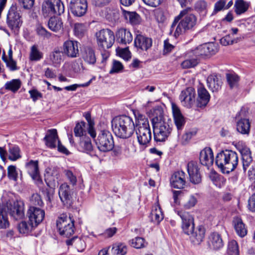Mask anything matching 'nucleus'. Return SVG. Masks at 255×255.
Masks as SVG:
<instances>
[{"instance_id": "f257e3e1", "label": "nucleus", "mask_w": 255, "mask_h": 255, "mask_svg": "<svg viewBox=\"0 0 255 255\" xmlns=\"http://www.w3.org/2000/svg\"><path fill=\"white\" fill-rule=\"evenodd\" d=\"M192 8L188 7L182 10L179 14L174 18L171 25L170 34H173L175 37L187 30L191 29L196 23V17L191 13Z\"/></svg>"}, {"instance_id": "f03ea898", "label": "nucleus", "mask_w": 255, "mask_h": 255, "mask_svg": "<svg viewBox=\"0 0 255 255\" xmlns=\"http://www.w3.org/2000/svg\"><path fill=\"white\" fill-rule=\"evenodd\" d=\"M153 114L154 117L151 121L154 139L156 142H164L170 135L172 128L165 121L161 108L154 109Z\"/></svg>"}, {"instance_id": "7ed1b4c3", "label": "nucleus", "mask_w": 255, "mask_h": 255, "mask_svg": "<svg viewBox=\"0 0 255 255\" xmlns=\"http://www.w3.org/2000/svg\"><path fill=\"white\" fill-rule=\"evenodd\" d=\"M112 127L115 134L119 137L126 139L132 136L135 130L132 119L128 116L116 117L112 121Z\"/></svg>"}, {"instance_id": "20e7f679", "label": "nucleus", "mask_w": 255, "mask_h": 255, "mask_svg": "<svg viewBox=\"0 0 255 255\" xmlns=\"http://www.w3.org/2000/svg\"><path fill=\"white\" fill-rule=\"evenodd\" d=\"M238 161V156L236 152L225 150L217 154L215 163L223 173L228 174L235 169Z\"/></svg>"}, {"instance_id": "39448f33", "label": "nucleus", "mask_w": 255, "mask_h": 255, "mask_svg": "<svg viewBox=\"0 0 255 255\" xmlns=\"http://www.w3.org/2000/svg\"><path fill=\"white\" fill-rule=\"evenodd\" d=\"M135 130L140 145H145L149 142L151 139V132L148 119L144 116H138Z\"/></svg>"}, {"instance_id": "423d86ee", "label": "nucleus", "mask_w": 255, "mask_h": 255, "mask_svg": "<svg viewBox=\"0 0 255 255\" xmlns=\"http://www.w3.org/2000/svg\"><path fill=\"white\" fill-rule=\"evenodd\" d=\"M6 23L15 34H17L22 24L21 16L15 5L12 4L7 14Z\"/></svg>"}, {"instance_id": "0eeeda50", "label": "nucleus", "mask_w": 255, "mask_h": 255, "mask_svg": "<svg viewBox=\"0 0 255 255\" xmlns=\"http://www.w3.org/2000/svg\"><path fill=\"white\" fill-rule=\"evenodd\" d=\"M42 14L44 17L60 15L64 11V6L61 0H46L42 3Z\"/></svg>"}, {"instance_id": "6e6552de", "label": "nucleus", "mask_w": 255, "mask_h": 255, "mask_svg": "<svg viewBox=\"0 0 255 255\" xmlns=\"http://www.w3.org/2000/svg\"><path fill=\"white\" fill-rule=\"evenodd\" d=\"M95 36L98 46L103 49L110 48L115 42L114 33L110 29H101L96 33Z\"/></svg>"}, {"instance_id": "1a4fd4ad", "label": "nucleus", "mask_w": 255, "mask_h": 255, "mask_svg": "<svg viewBox=\"0 0 255 255\" xmlns=\"http://www.w3.org/2000/svg\"><path fill=\"white\" fill-rule=\"evenodd\" d=\"M95 142L98 149L103 152H108L114 147V142L111 133L107 130H101L98 134Z\"/></svg>"}, {"instance_id": "9d476101", "label": "nucleus", "mask_w": 255, "mask_h": 255, "mask_svg": "<svg viewBox=\"0 0 255 255\" xmlns=\"http://www.w3.org/2000/svg\"><path fill=\"white\" fill-rule=\"evenodd\" d=\"M56 225L61 235L69 237L74 234V221L65 214L61 215L58 218Z\"/></svg>"}, {"instance_id": "9b49d317", "label": "nucleus", "mask_w": 255, "mask_h": 255, "mask_svg": "<svg viewBox=\"0 0 255 255\" xmlns=\"http://www.w3.org/2000/svg\"><path fill=\"white\" fill-rule=\"evenodd\" d=\"M177 215L180 217L181 228L184 234L189 235L194 229V220L192 215L189 212L183 210L177 211Z\"/></svg>"}, {"instance_id": "f8f14e48", "label": "nucleus", "mask_w": 255, "mask_h": 255, "mask_svg": "<svg viewBox=\"0 0 255 255\" xmlns=\"http://www.w3.org/2000/svg\"><path fill=\"white\" fill-rule=\"evenodd\" d=\"M29 222L36 227L43 220L45 211L37 207L31 206L27 211Z\"/></svg>"}, {"instance_id": "ddd939ff", "label": "nucleus", "mask_w": 255, "mask_h": 255, "mask_svg": "<svg viewBox=\"0 0 255 255\" xmlns=\"http://www.w3.org/2000/svg\"><path fill=\"white\" fill-rule=\"evenodd\" d=\"M195 90L193 87H189L182 91L179 96L182 105L187 108H191L195 102Z\"/></svg>"}, {"instance_id": "4468645a", "label": "nucleus", "mask_w": 255, "mask_h": 255, "mask_svg": "<svg viewBox=\"0 0 255 255\" xmlns=\"http://www.w3.org/2000/svg\"><path fill=\"white\" fill-rule=\"evenodd\" d=\"M69 7L74 15L80 17L84 15L87 11V0H71Z\"/></svg>"}, {"instance_id": "2eb2a0df", "label": "nucleus", "mask_w": 255, "mask_h": 255, "mask_svg": "<svg viewBox=\"0 0 255 255\" xmlns=\"http://www.w3.org/2000/svg\"><path fill=\"white\" fill-rule=\"evenodd\" d=\"M63 51L64 54L70 58L79 56V43L76 41L67 40L63 43Z\"/></svg>"}, {"instance_id": "dca6fc26", "label": "nucleus", "mask_w": 255, "mask_h": 255, "mask_svg": "<svg viewBox=\"0 0 255 255\" xmlns=\"http://www.w3.org/2000/svg\"><path fill=\"white\" fill-rule=\"evenodd\" d=\"M134 46L137 50L147 51L152 45V40L141 34H137L134 40Z\"/></svg>"}, {"instance_id": "f3484780", "label": "nucleus", "mask_w": 255, "mask_h": 255, "mask_svg": "<svg viewBox=\"0 0 255 255\" xmlns=\"http://www.w3.org/2000/svg\"><path fill=\"white\" fill-rule=\"evenodd\" d=\"M45 181L50 188L55 186L56 181L59 177V169L57 167H48L46 169L44 174Z\"/></svg>"}, {"instance_id": "a211bd4d", "label": "nucleus", "mask_w": 255, "mask_h": 255, "mask_svg": "<svg viewBox=\"0 0 255 255\" xmlns=\"http://www.w3.org/2000/svg\"><path fill=\"white\" fill-rule=\"evenodd\" d=\"M187 168L190 181L194 184L199 183L201 181V177L197 163L191 161L187 164Z\"/></svg>"}, {"instance_id": "6ab92c4d", "label": "nucleus", "mask_w": 255, "mask_h": 255, "mask_svg": "<svg viewBox=\"0 0 255 255\" xmlns=\"http://www.w3.org/2000/svg\"><path fill=\"white\" fill-rule=\"evenodd\" d=\"M205 233V227L204 226L200 225L195 230L194 229L191 234H189V239L193 244L198 245L203 241Z\"/></svg>"}, {"instance_id": "aec40b11", "label": "nucleus", "mask_w": 255, "mask_h": 255, "mask_svg": "<svg viewBox=\"0 0 255 255\" xmlns=\"http://www.w3.org/2000/svg\"><path fill=\"white\" fill-rule=\"evenodd\" d=\"M171 108L174 124L178 130H182L185 124V120L179 108L174 103H171Z\"/></svg>"}, {"instance_id": "412c9836", "label": "nucleus", "mask_w": 255, "mask_h": 255, "mask_svg": "<svg viewBox=\"0 0 255 255\" xmlns=\"http://www.w3.org/2000/svg\"><path fill=\"white\" fill-rule=\"evenodd\" d=\"M186 184L185 173L182 171L175 172L170 178V184L174 188H183Z\"/></svg>"}, {"instance_id": "4be33fe9", "label": "nucleus", "mask_w": 255, "mask_h": 255, "mask_svg": "<svg viewBox=\"0 0 255 255\" xmlns=\"http://www.w3.org/2000/svg\"><path fill=\"white\" fill-rule=\"evenodd\" d=\"M26 170L33 180L38 183L42 182L39 175L38 162L37 160H30L26 165Z\"/></svg>"}, {"instance_id": "5701e85b", "label": "nucleus", "mask_w": 255, "mask_h": 255, "mask_svg": "<svg viewBox=\"0 0 255 255\" xmlns=\"http://www.w3.org/2000/svg\"><path fill=\"white\" fill-rule=\"evenodd\" d=\"M59 196L63 203L67 206L71 203L72 195L69 186L67 183L62 184L59 189Z\"/></svg>"}, {"instance_id": "b1692460", "label": "nucleus", "mask_w": 255, "mask_h": 255, "mask_svg": "<svg viewBox=\"0 0 255 255\" xmlns=\"http://www.w3.org/2000/svg\"><path fill=\"white\" fill-rule=\"evenodd\" d=\"M198 97L196 100V106L203 109L207 105V90L203 85L200 84L198 87Z\"/></svg>"}, {"instance_id": "393cba45", "label": "nucleus", "mask_w": 255, "mask_h": 255, "mask_svg": "<svg viewBox=\"0 0 255 255\" xmlns=\"http://www.w3.org/2000/svg\"><path fill=\"white\" fill-rule=\"evenodd\" d=\"M238 149L242 155L243 169L245 172L253 161L252 153L250 149L247 146L239 147Z\"/></svg>"}, {"instance_id": "a878e982", "label": "nucleus", "mask_w": 255, "mask_h": 255, "mask_svg": "<svg viewBox=\"0 0 255 255\" xmlns=\"http://www.w3.org/2000/svg\"><path fill=\"white\" fill-rule=\"evenodd\" d=\"M9 214L15 220L22 219L24 216L23 203L21 202H14L9 209Z\"/></svg>"}, {"instance_id": "bb28decb", "label": "nucleus", "mask_w": 255, "mask_h": 255, "mask_svg": "<svg viewBox=\"0 0 255 255\" xmlns=\"http://www.w3.org/2000/svg\"><path fill=\"white\" fill-rule=\"evenodd\" d=\"M117 40L123 44L130 43L132 40V36L130 31L126 28L119 29L116 34Z\"/></svg>"}, {"instance_id": "cd10ccee", "label": "nucleus", "mask_w": 255, "mask_h": 255, "mask_svg": "<svg viewBox=\"0 0 255 255\" xmlns=\"http://www.w3.org/2000/svg\"><path fill=\"white\" fill-rule=\"evenodd\" d=\"M208 245L210 249L219 250L223 248L224 243L221 235L218 233H213L209 237Z\"/></svg>"}, {"instance_id": "c85d7f7f", "label": "nucleus", "mask_w": 255, "mask_h": 255, "mask_svg": "<svg viewBox=\"0 0 255 255\" xmlns=\"http://www.w3.org/2000/svg\"><path fill=\"white\" fill-rule=\"evenodd\" d=\"M233 224L237 234L241 238L244 237L248 233L247 229L241 218L235 217Z\"/></svg>"}, {"instance_id": "c756f323", "label": "nucleus", "mask_w": 255, "mask_h": 255, "mask_svg": "<svg viewBox=\"0 0 255 255\" xmlns=\"http://www.w3.org/2000/svg\"><path fill=\"white\" fill-rule=\"evenodd\" d=\"M251 2L244 0H236L234 4V10L238 15H241L248 11Z\"/></svg>"}, {"instance_id": "7c9ffc66", "label": "nucleus", "mask_w": 255, "mask_h": 255, "mask_svg": "<svg viewBox=\"0 0 255 255\" xmlns=\"http://www.w3.org/2000/svg\"><path fill=\"white\" fill-rule=\"evenodd\" d=\"M79 149L82 152L92 154L93 146L91 139L85 136H82L79 143Z\"/></svg>"}, {"instance_id": "2f4dec72", "label": "nucleus", "mask_w": 255, "mask_h": 255, "mask_svg": "<svg viewBox=\"0 0 255 255\" xmlns=\"http://www.w3.org/2000/svg\"><path fill=\"white\" fill-rule=\"evenodd\" d=\"M47 134L44 137L46 140V144L50 148H55L56 147V143L58 142V135L56 129H49Z\"/></svg>"}, {"instance_id": "473e14b6", "label": "nucleus", "mask_w": 255, "mask_h": 255, "mask_svg": "<svg viewBox=\"0 0 255 255\" xmlns=\"http://www.w3.org/2000/svg\"><path fill=\"white\" fill-rule=\"evenodd\" d=\"M237 131L243 134H248L250 130V123L249 119L241 118L236 123Z\"/></svg>"}, {"instance_id": "72a5a7b5", "label": "nucleus", "mask_w": 255, "mask_h": 255, "mask_svg": "<svg viewBox=\"0 0 255 255\" xmlns=\"http://www.w3.org/2000/svg\"><path fill=\"white\" fill-rule=\"evenodd\" d=\"M122 13L125 18L132 25H137L141 22L140 16L136 12L123 9Z\"/></svg>"}, {"instance_id": "f704fd0d", "label": "nucleus", "mask_w": 255, "mask_h": 255, "mask_svg": "<svg viewBox=\"0 0 255 255\" xmlns=\"http://www.w3.org/2000/svg\"><path fill=\"white\" fill-rule=\"evenodd\" d=\"M209 178L213 184L219 188L224 186L226 181V179L223 176L220 175L213 170L210 172Z\"/></svg>"}, {"instance_id": "c9c22d12", "label": "nucleus", "mask_w": 255, "mask_h": 255, "mask_svg": "<svg viewBox=\"0 0 255 255\" xmlns=\"http://www.w3.org/2000/svg\"><path fill=\"white\" fill-rule=\"evenodd\" d=\"M82 57L85 62L89 64L93 65L96 62L95 50L90 47H87L85 49Z\"/></svg>"}, {"instance_id": "e433bc0d", "label": "nucleus", "mask_w": 255, "mask_h": 255, "mask_svg": "<svg viewBox=\"0 0 255 255\" xmlns=\"http://www.w3.org/2000/svg\"><path fill=\"white\" fill-rule=\"evenodd\" d=\"M221 82L216 74H213L208 77V88L213 92L217 91L221 86Z\"/></svg>"}, {"instance_id": "4c0bfd02", "label": "nucleus", "mask_w": 255, "mask_h": 255, "mask_svg": "<svg viewBox=\"0 0 255 255\" xmlns=\"http://www.w3.org/2000/svg\"><path fill=\"white\" fill-rule=\"evenodd\" d=\"M63 23L61 19L56 17H51L48 23L49 28L55 32L62 29Z\"/></svg>"}, {"instance_id": "58836bf2", "label": "nucleus", "mask_w": 255, "mask_h": 255, "mask_svg": "<svg viewBox=\"0 0 255 255\" xmlns=\"http://www.w3.org/2000/svg\"><path fill=\"white\" fill-rule=\"evenodd\" d=\"M150 218L152 222L157 224L163 220V216L160 207L156 206L153 208L151 212Z\"/></svg>"}, {"instance_id": "ea45409f", "label": "nucleus", "mask_w": 255, "mask_h": 255, "mask_svg": "<svg viewBox=\"0 0 255 255\" xmlns=\"http://www.w3.org/2000/svg\"><path fill=\"white\" fill-rule=\"evenodd\" d=\"M127 246L121 243H116L113 245L112 252L115 255H125L127 253Z\"/></svg>"}, {"instance_id": "a19ab883", "label": "nucleus", "mask_w": 255, "mask_h": 255, "mask_svg": "<svg viewBox=\"0 0 255 255\" xmlns=\"http://www.w3.org/2000/svg\"><path fill=\"white\" fill-rule=\"evenodd\" d=\"M84 117L88 123V132L92 138H94L96 137V133L94 128V122L91 120V114L87 112L85 113Z\"/></svg>"}, {"instance_id": "79ce46f5", "label": "nucleus", "mask_w": 255, "mask_h": 255, "mask_svg": "<svg viewBox=\"0 0 255 255\" xmlns=\"http://www.w3.org/2000/svg\"><path fill=\"white\" fill-rule=\"evenodd\" d=\"M21 82L19 79H13L7 82L5 84V88L6 90L11 91L13 92L17 91L21 86Z\"/></svg>"}, {"instance_id": "37998d69", "label": "nucleus", "mask_w": 255, "mask_h": 255, "mask_svg": "<svg viewBox=\"0 0 255 255\" xmlns=\"http://www.w3.org/2000/svg\"><path fill=\"white\" fill-rule=\"evenodd\" d=\"M63 51L55 49L50 55V60L53 64H60L63 61Z\"/></svg>"}, {"instance_id": "c03bdc74", "label": "nucleus", "mask_w": 255, "mask_h": 255, "mask_svg": "<svg viewBox=\"0 0 255 255\" xmlns=\"http://www.w3.org/2000/svg\"><path fill=\"white\" fill-rule=\"evenodd\" d=\"M35 228L34 226H32L30 222L27 223L25 221H22L18 225V230L21 234H28L32 229Z\"/></svg>"}, {"instance_id": "a18cd8bd", "label": "nucleus", "mask_w": 255, "mask_h": 255, "mask_svg": "<svg viewBox=\"0 0 255 255\" xmlns=\"http://www.w3.org/2000/svg\"><path fill=\"white\" fill-rule=\"evenodd\" d=\"M8 151V159L11 161H15L21 157L20 149L17 146L10 147Z\"/></svg>"}, {"instance_id": "49530a36", "label": "nucleus", "mask_w": 255, "mask_h": 255, "mask_svg": "<svg viewBox=\"0 0 255 255\" xmlns=\"http://www.w3.org/2000/svg\"><path fill=\"white\" fill-rule=\"evenodd\" d=\"M9 226L7 214L5 210L0 207V229H6Z\"/></svg>"}, {"instance_id": "de8ad7c7", "label": "nucleus", "mask_w": 255, "mask_h": 255, "mask_svg": "<svg viewBox=\"0 0 255 255\" xmlns=\"http://www.w3.org/2000/svg\"><path fill=\"white\" fill-rule=\"evenodd\" d=\"M227 253L228 255H239L238 245L236 241L232 240L229 242Z\"/></svg>"}, {"instance_id": "09e8293b", "label": "nucleus", "mask_w": 255, "mask_h": 255, "mask_svg": "<svg viewBox=\"0 0 255 255\" xmlns=\"http://www.w3.org/2000/svg\"><path fill=\"white\" fill-rule=\"evenodd\" d=\"M86 125V123L84 122H81L76 124L74 129L75 136H82L86 134V131L85 129Z\"/></svg>"}, {"instance_id": "8fccbe9b", "label": "nucleus", "mask_w": 255, "mask_h": 255, "mask_svg": "<svg viewBox=\"0 0 255 255\" xmlns=\"http://www.w3.org/2000/svg\"><path fill=\"white\" fill-rule=\"evenodd\" d=\"M227 81L231 88L237 87L239 81V76L235 74H227Z\"/></svg>"}, {"instance_id": "3c124183", "label": "nucleus", "mask_w": 255, "mask_h": 255, "mask_svg": "<svg viewBox=\"0 0 255 255\" xmlns=\"http://www.w3.org/2000/svg\"><path fill=\"white\" fill-rule=\"evenodd\" d=\"M198 64V60L195 58H192L187 59L183 61L181 64V66L183 69H189L194 67Z\"/></svg>"}, {"instance_id": "603ef678", "label": "nucleus", "mask_w": 255, "mask_h": 255, "mask_svg": "<svg viewBox=\"0 0 255 255\" xmlns=\"http://www.w3.org/2000/svg\"><path fill=\"white\" fill-rule=\"evenodd\" d=\"M42 57V54L37 48L35 46H32L30 54V58L32 61L40 60Z\"/></svg>"}, {"instance_id": "864d4df0", "label": "nucleus", "mask_w": 255, "mask_h": 255, "mask_svg": "<svg viewBox=\"0 0 255 255\" xmlns=\"http://www.w3.org/2000/svg\"><path fill=\"white\" fill-rule=\"evenodd\" d=\"M197 131L196 130H192L188 131L184 134L181 138V143L183 145H186L189 143L191 139L196 135Z\"/></svg>"}, {"instance_id": "5fc2aeb1", "label": "nucleus", "mask_w": 255, "mask_h": 255, "mask_svg": "<svg viewBox=\"0 0 255 255\" xmlns=\"http://www.w3.org/2000/svg\"><path fill=\"white\" fill-rule=\"evenodd\" d=\"M7 176L9 179L16 181L18 176V173L16 168L14 165H10L7 168Z\"/></svg>"}, {"instance_id": "6e6d98bb", "label": "nucleus", "mask_w": 255, "mask_h": 255, "mask_svg": "<svg viewBox=\"0 0 255 255\" xmlns=\"http://www.w3.org/2000/svg\"><path fill=\"white\" fill-rule=\"evenodd\" d=\"M131 246L136 249H140L144 247V240L141 237H136L132 239L131 242Z\"/></svg>"}, {"instance_id": "4d7b16f0", "label": "nucleus", "mask_w": 255, "mask_h": 255, "mask_svg": "<svg viewBox=\"0 0 255 255\" xmlns=\"http://www.w3.org/2000/svg\"><path fill=\"white\" fill-rule=\"evenodd\" d=\"M123 68L124 66L122 63L118 61L114 60L113 63L112 68L110 71V73L113 74L120 72Z\"/></svg>"}, {"instance_id": "13d9d810", "label": "nucleus", "mask_w": 255, "mask_h": 255, "mask_svg": "<svg viewBox=\"0 0 255 255\" xmlns=\"http://www.w3.org/2000/svg\"><path fill=\"white\" fill-rule=\"evenodd\" d=\"M2 59L6 63V66L11 71H15L17 69L16 62L13 59H7L4 54L2 55Z\"/></svg>"}, {"instance_id": "bf43d9fd", "label": "nucleus", "mask_w": 255, "mask_h": 255, "mask_svg": "<svg viewBox=\"0 0 255 255\" xmlns=\"http://www.w3.org/2000/svg\"><path fill=\"white\" fill-rule=\"evenodd\" d=\"M195 9L198 12H201L205 10L207 7V2L204 0H198L195 4Z\"/></svg>"}, {"instance_id": "052dcab7", "label": "nucleus", "mask_w": 255, "mask_h": 255, "mask_svg": "<svg viewBox=\"0 0 255 255\" xmlns=\"http://www.w3.org/2000/svg\"><path fill=\"white\" fill-rule=\"evenodd\" d=\"M86 30L85 26L82 23H76L74 27L75 34L78 36H82Z\"/></svg>"}, {"instance_id": "680f3d73", "label": "nucleus", "mask_w": 255, "mask_h": 255, "mask_svg": "<svg viewBox=\"0 0 255 255\" xmlns=\"http://www.w3.org/2000/svg\"><path fill=\"white\" fill-rule=\"evenodd\" d=\"M207 50V45L206 43H204L197 47L195 53L197 56H206Z\"/></svg>"}, {"instance_id": "e2e57ef3", "label": "nucleus", "mask_w": 255, "mask_h": 255, "mask_svg": "<svg viewBox=\"0 0 255 255\" xmlns=\"http://www.w3.org/2000/svg\"><path fill=\"white\" fill-rule=\"evenodd\" d=\"M197 202V199L194 196H190L187 201L184 204V207L186 209H190L195 206Z\"/></svg>"}, {"instance_id": "0e129e2a", "label": "nucleus", "mask_w": 255, "mask_h": 255, "mask_svg": "<svg viewBox=\"0 0 255 255\" xmlns=\"http://www.w3.org/2000/svg\"><path fill=\"white\" fill-rule=\"evenodd\" d=\"M64 173L70 183L73 186L75 185L77 183V178L76 176L73 174V172L70 170H65Z\"/></svg>"}, {"instance_id": "69168bd1", "label": "nucleus", "mask_w": 255, "mask_h": 255, "mask_svg": "<svg viewBox=\"0 0 255 255\" xmlns=\"http://www.w3.org/2000/svg\"><path fill=\"white\" fill-rule=\"evenodd\" d=\"M226 3V0H219L215 3L214 13H216L224 8L225 9V4Z\"/></svg>"}, {"instance_id": "338daca9", "label": "nucleus", "mask_w": 255, "mask_h": 255, "mask_svg": "<svg viewBox=\"0 0 255 255\" xmlns=\"http://www.w3.org/2000/svg\"><path fill=\"white\" fill-rule=\"evenodd\" d=\"M218 51V45L213 42H208V56L215 55Z\"/></svg>"}, {"instance_id": "774afa93", "label": "nucleus", "mask_w": 255, "mask_h": 255, "mask_svg": "<svg viewBox=\"0 0 255 255\" xmlns=\"http://www.w3.org/2000/svg\"><path fill=\"white\" fill-rule=\"evenodd\" d=\"M31 202L35 206H41L43 205L41 196L38 194H34L31 197Z\"/></svg>"}]
</instances>
